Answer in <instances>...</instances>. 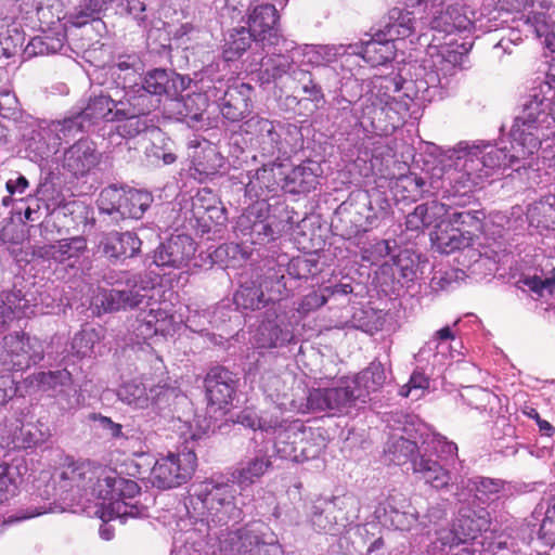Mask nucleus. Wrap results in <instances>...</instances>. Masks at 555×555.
<instances>
[{
    "mask_svg": "<svg viewBox=\"0 0 555 555\" xmlns=\"http://www.w3.org/2000/svg\"><path fill=\"white\" fill-rule=\"evenodd\" d=\"M512 150L490 143L462 141L446 151L442 158L443 181L452 196H466L480 188L492 169L531 166L525 163L555 138V76L537 80L529 90L521 113L509 132Z\"/></svg>",
    "mask_w": 555,
    "mask_h": 555,
    "instance_id": "f257e3e1",
    "label": "nucleus"
},
{
    "mask_svg": "<svg viewBox=\"0 0 555 555\" xmlns=\"http://www.w3.org/2000/svg\"><path fill=\"white\" fill-rule=\"evenodd\" d=\"M240 487L232 478L218 476L195 485L184 507L186 517L180 518L177 527L181 531L184 545L180 550L189 551V546H201L202 541L214 535L215 531L238 519L242 505L245 504Z\"/></svg>",
    "mask_w": 555,
    "mask_h": 555,
    "instance_id": "f03ea898",
    "label": "nucleus"
},
{
    "mask_svg": "<svg viewBox=\"0 0 555 555\" xmlns=\"http://www.w3.org/2000/svg\"><path fill=\"white\" fill-rule=\"evenodd\" d=\"M59 487L65 492L76 490L79 495L90 494L103 501V513L108 518L114 515L141 516L145 508L135 499L140 494L139 485L124 478L115 472H105L93 467L89 462L67 465L60 474Z\"/></svg>",
    "mask_w": 555,
    "mask_h": 555,
    "instance_id": "7ed1b4c3",
    "label": "nucleus"
},
{
    "mask_svg": "<svg viewBox=\"0 0 555 555\" xmlns=\"http://www.w3.org/2000/svg\"><path fill=\"white\" fill-rule=\"evenodd\" d=\"M470 48L469 43H459L455 38L440 42L434 36L429 43V57L420 66L415 79L410 82L414 86L415 99L422 102L441 100L452 78L463 69Z\"/></svg>",
    "mask_w": 555,
    "mask_h": 555,
    "instance_id": "20e7f679",
    "label": "nucleus"
},
{
    "mask_svg": "<svg viewBox=\"0 0 555 555\" xmlns=\"http://www.w3.org/2000/svg\"><path fill=\"white\" fill-rule=\"evenodd\" d=\"M193 547L206 555H284L278 535L261 520L250 521L233 531H215L202 541L201 546Z\"/></svg>",
    "mask_w": 555,
    "mask_h": 555,
    "instance_id": "39448f33",
    "label": "nucleus"
},
{
    "mask_svg": "<svg viewBox=\"0 0 555 555\" xmlns=\"http://www.w3.org/2000/svg\"><path fill=\"white\" fill-rule=\"evenodd\" d=\"M103 281L112 288L98 287L92 296L91 306L99 313L133 309L141 305L151 306L155 292L151 279L127 271H108Z\"/></svg>",
    "mask_w": 555,
    "mask_h": 555,
    "instance_id": "423d86ee",
    "label": "nucleus"
},
{
    "mask_svg": "<svg viewBox=\"0 0 555 555\" xmlns=\"http://www.w3.org/2000/svg\"><path fill=\"white\" fill-rule=\"evenodd\" d=\"M372 88L361 102V114L354 111V118L361 126L367 122L376 130H383L382 124L389 119L391 127L400 121L399 111L402 107L395 96L403 83L398 76H376L371 81Z\"/></svg>",
    "mask_w": 555,
    "mask_h": 555,
    "instance_id": "0eeeda50",
    "label": "nucleus"
},
{
    "mask_svg": "<svg viewBox=\"0 0 555 555\" xmlns=\"http://www.w3.org/2000/svg\"><path fill=\"white\" fill-rule=\"evenodd\" d=\"M243 130L254 137L264 157H288L302 144V134L296 125L270 120L259 115L248 118L243 125Z\"/></svg>",
    "mask_w": 555,
    "mask_h": 555,
    "instance_id": "6e6552de",
    "label": "nucleus"
},
{
    "mask_svg": "<svg viewBox=\"0 0 555 555\" xmlns=\"http://www.w3.org/2000/svg\"><path fill=\"white\" fill-rule=\"evenodd\" d=\"M197 456L192 449L184 447L169 451L157 457L151 469L150 479L158 489H172L186 483L195 473Z\"/></svg>",
    "mask_w": 555,
    "mask_h": 555,
    "instance_id": "1a4fd4ad",
    "label": "nucleus"
},
{
    "mask_svg": "<svg viewBox=\"0 0 555 555\" xmlns=\"http://www.w3.org/2000/svg\"><path fill=\"white\" fill-rule=\"evenodd\" d=\"M78 127L70 120L41 121L25 137V151L30 160L39 163L54 155L63 141L74 138Z\"/></svg>",
    "mask_w": 555,
    "mask_h": 555,
    "instance_id": "9d476101",
    "label": "nucleus"
},
{
    "mask_svg": "<svg viewBox=\"0 0 555 555\" xmlns=\"http://www.w3.org/2000/svg\"><path fill=\"white\" fill-rule=\"evenodd\" d=\"M153 203V195L144 190L107 186L98 199L101 212L121 219H140Z\"/></svg>",
    "mask_w": 555,
    "mask_h": 555,
    "instance_id": "9b49d317",
    "label": "nucleus"
},
{
    "mask_svg": "<svg viewBox=\"0 0 555 555\" xmlns=\"http://www.w3.org/2000/svg\"><path fill=\"white\" fill-rule=\"evenodd\" d=\"M491 516L487 508L462 507L451 530L440 532L442 545L450 547L485 538L490 531Z\"/></svg>",
    "mask_w": 555,
    "mask_h": 555,
    "instance_id": "f8f14e48",
    "label": "nucleus"
},
{
    "mask_svg": "<svg viewBox=\"0 0 555 555\" xmlns=\"http://www.w3.org/2000/svg\"><path fill=\"white\" fill-rule=\"evenodd\" d=\"M0 362L5 371H24L43 359V346L37 338L15 332L3 338Z\"/></svg>",
    "mask_w": 555,
    "mask_h": 555,
    "instance_id": "ddd939ff",
    "label": "nucleus"
},
{
    "mask_svg": "<svg viewBox=\"0 0 555 555\" xmlns=\"http://www.w3.org/2000/svg\"><path fill=\"white\" fill-rule=\"evenodd\" d=\"M311 267V261L305 258L293 259L287 268L281 262H268L266 272L258 276L266 294L267 304H274L288 297L289 289L286 283V273L295 274L297 279H306L309 274H312Z\"/></svg>",
    "mask_w": 555,
    "mask_h": 555,
    "instance_id": "4468645a",
    "label": "nucleus"
},
{
    "mask_svg": "<svg viewBox=\"0 0 555 555\" xmlns=\"http://www.w3.org/2000/svg\"><path fill=\"white\" fill-rule=\"evenodd\" d=\"M358 403L360 400L350 380H344L337 387L313 388L307 397V406L311 412H326L333 416L349 414Z\"/></svg>",
    "mask_w": 555,
    "mask_h": 555,
    "instance_id": "2eb2a0df",
    "label": "nucleus"
},
{
    "mask_svg": "<svg viewBox=\"0 0 555 555\" xmlns=\"http://www.w3.org/2000/svg\"><path fill=\"white\" fill-rule=\"evenodd\" d=\"M281 51L292 53L293 60H299V63L311 66L323 67L326 76L336 74V70L328 66L336 62L339 57L349 55L357 51L356 47L345 44H304L297 46L294 41H283Z\"/></svg>",
    "mask_w": 555,
    "mask_h": 555,
    "instance_id": "dca6fc26",
    "label": "nucleus"
},
{
    "mask_svg": "<svg viewBox=\"0 0 555 555\" xmlns=\"http://www.w3.org/2000/svg\"><path fill=\"white\" fill-rule=\"evenodd\" d=\"M428 2L433 16L421 17V20L428 23L430 30L434 31L433 37L437 36L440 42L447 37L472 29L473 22L461 12L459 7L448 5L442 10L440 9L443 5L442 0H428Z\"/></svg>",
    "mask_w": 555,
    "mask_h": 555,
    "instance_id": "f3484780",
    "label": "nucleus"
},
{
    "mask_svg": "<svg viewBox=\"0 0 555 555\" xmlns=\"http://www.w3.org/2000/svg\"><path fill=\"white\" fill-rule=\"evenodd\" d=\"M169 388L154 385L147 387L144 383L132 379L124 383L117 389V398L133 409L158 410L167 401Z\"/></svg>",
    "mask_w": 555,
    "mask_h": 555,
    "instance_id": "a211bd4d",
    "label": "nucleus"
},
{
    "mask_svg": "<svg viewBox=\"0 0 555 555\" xmlns=\"http://www.w3.org/2000/svg\"><path fill=\"white\" fill-rule=\"evenodd\" d=\"M294 337L293 328L285 317L275 311H267L266 319L258 325L251 343L257 349H276L291 344Z\"/></svg>",
    "mask_w": 555,
    "mask_h": 555,
    "instance_id": "6ab92c4d",
    "label": "nucleus"
},
{
    "mask_svg": "<svg viewBox=\"0 0 555 555\" xmlns=\"http://www.w3.org/2000/svg\"><path fill=\"white\" fill-rule=\"evenodd\" d=\"M279 15L275 7L270 3L255 5L248 14V28L255 35V41L267 46H283L284 38L278 28Z\"/></svg>",
    "mask_w": 555,
    "mask_h": 555,
    "instance_id": "aec40b11",
    "label": "nucleus"
},
{
    "mask_svg": "<svg viewBox=\"0 0 555 555\" xmlns=\"http://www.w3.org/2000/svg\"><path fill=\"white\" fill-rule=\"evenodd\" d=\"M117 106H119V101H114L108 95H94L89 99L81 111L65 117L64 120H70L78 127L73 131L75 138L78 133L87 131L100 121H115Z\"/></svg>",
    "mask_w": 555,
    "mask_h": 555,
    "instance_id": "412c9836",
    "label": "nucleus"
},
{
    "mask_svg": "<svg viewBox=\"0 0 555 555\" xmlns=\"http://www.w3.org/2000/svg\"><path fill=\"white\" fill-rule=\"evenodd\" d=\"M283 167L264 165L256 170L247 171L245 196L255 202L266 201L275 196L282 188Z\"/></svg>",
    "mask_w": 555,
    "mask_h": 555,
    "instance_id": "4be33fe9",
    "label": "nucleus"
},
{
    "mask_svg": "<svg viewBox=\"0 0 555 555\" xmlns=\"http://www.w3.org/2000/svg\"><path fill=\"white\" fill-rule=\"evenodd\" d=\"M195 251V242L191 236H171L155 250L154 263L162 268L183 269L189 266Z\"/></svg>",
    "mask_w": 555,
    "mask_h": 555,
    "instance_id": "5701e85b",
    "label": "nucleus"
},
{
    "mask_svg": "<svg viewBox=\"0 0 555 555\" xmlns=\"http://www.w3.org/2000/svg\"><path fill=\"white\" fill-rule=\"evenodd\" d=\"M129 331L138 343L155 335H169L175 331L173 315L163 308H151L149 311L140 312L134 320L130 321Z\"/></svg>",
    "mask_w": 555,
    "mask_h": 555,
    "instance_id": "b1692460",
    "label": "nucleus"
},
{
    "mask_svg": "<svg viewBox=\"0 0 555 555\" xmlns=\"http://www.w3.org/2000/svg\"><path fill=\"white\" fill-rule=\"evenodd\" d=\"M140 83L163 102L164 99L180 95L188 88L190 79L171 69L153 68L144 74Z\"/></svg>",
    "mask_w": 555,
    "mask_h": 555,
    "instance_id": "393cba45",
    "label": "nucleus"
},
{
    "mask_svg": "<svg viewBox=\"0 0 555 555\" xmlns=\"http://www.w3.org/2000/svg\"><path fill=\"white\" fill-rule=\"evenodd\" d=\"M236 383L235 375L228 369L223 366L210 369L204 379L208 403L218 409L229 405L234 398Z\"/></svg>",
    "mask_w": 555,
    "mask_h": 555,
    "instance_id": "a878e982",
    "label": "nucleus"
},
{
    "mask_svg": "<svg viewBox=\"0 0 555 555\" xmlns=\"http://www.w3.org/2000/svg\"><path fill=\"white\" fill-rule=\"evenodd\" d=\"M274 423L264 438L272 441L274 454L278 457L293 462V459H296L295 447L299 428H302V422L286 420L278 415Z\"/></svg>",
    "mask_w": 555,
    "mask_h": 555,
    "instance_id": "bb28decb",
    "label": "nucleus"
},
{
    "mask_svg": "<svg viewBox=\"0 0 555 555\" xmlns=\"http://www.w3.org/2000/svg\"><path fill=\"white\" fill-rule=\"evenodd\" d=\"M253 88L248 83H236L228 87L219 100L222 116L231 122H238L247 117L253 109Z\"/></svg>",
    "mask_w": 555,
    "mask_h": 555,
    "instance_id": "cd10ccee",
    "label": "nucleus"
},
{
    "mask_svg": "<svg viewBox=\"0 0 555 555\" xmlns=\"http://www.w3.org/2000/svg\"><path fill=\"white\" fill-rule=\"evenodd\" d=\"M141 238L133 232L112 231L101 235L98 251L111 260H125L140 253Z\"/></svg>",
    "mask_w": 555,
    "mask_h": 555,
    "instance_id": "c85d7f7f",
    "label": "nucleus"
},
{
    "mask_svg": "<svg viewBox=\"0 0 555 555\" xmlns=\"http://www.w3.org/2000/svg\"><path fill=\"white\" fill-rule=\"evenodd\" d=\"M40 390L55 397L66 408L74 406L77 393L73 384L72 374L66 370L39 372L34 375Z\"/></svg>",
    "mask_w": 555,
    "mask_h": 555,
    "instance_id": "c756f323",
    "label": "nucleus"
},
{
    "mask_svg": "<svg viewBox=\"0 0 555 555\" xmlns=\"http://www.w3.org/2000/svg\"><path fill=\"white\" fill-rule=\"evenodd\" d=\"M431 241L437 249L442 254H452L461 250L464 257H468L472 263H477L481 260L482 255L477 249L473 248V236L469 231H464L461 228L452 227L448 230H438L431 234Z\"/></svg>",
    "mask_w": 555,
    "mask_h": 555,
    "instance_id": "7c9ffc66",
    "label": "nucleus"
},
{
    "mask_svg": "<svg viewBox=\"0 0 555 555\" xmlns=\"http://www.w3.org/2000/svg\"><path fill=\"white\" fill-rule=\"evenodd\" d=\"M100 159L101 154L96 151L93 142L78 140L64 152L63 168L79 178L94 169Z\"/></svg>",
    "mask_w": 555,
    "mask_h": 555,
    "instance_id": "2f4dec72",
    "label": "nucleus"
},
{
    "mask_svg": "<svg viewBox=\"0 0 555 555\" xmlns=\"http://www.w3.org/2000/svg\"><path fill=\"white\" fill-rule=\"evenodd\" d=\"M529 9L522 16L528 31L538 38L544 37L546 47L555 52V26L546 11L551 8V0H526Z\"/></svg>",
    "mask_w": 555,
    "mask_h": 555,
    "instance_id": "473e14b6",
    "label": "nucleus"
},
{
    "mask_svg": "<svg viewBox=\"0 0 555 555\" xmlns=\"http://www.w3.org/2000/svg\"><path fill=\"white\" fill-rule=\"evenodd\" d=\"M386 521L402 531H409L418 526L420 514L412 503L401 493L388 495L384 503Z\"/></svg>",
    "mask_w": 555,
    "mask_h": 555,
    "instance_id": "72a5a7b5",
    "label": "nucleus"
},
{
    "mask_svg": "<svg viewBox=\"0 0 555 555\" xmlns=\"http://www.w3.org/2000/svg\"><path fill=\"white\" fill-rule=\"evenodd\" d=\"M449 212L448 205L431 201L417 205L405 218V230L415 234L431 227L439 228Z\"/></svg>",
    "mask_w": 555,
    "mask_h": 555,
    "instance_id": "f704fd0d",
    "label": "nucleus"
},
{
    "mask_svg": "<svg viewBox=\"0 0 555 555\" xmlns=\"http://www.w3.org/2000/svg\"><path fill=\"white\" fill-rule=\"evenodd\" d=\"M321 167L313 160H307L292 168L288 172L283 171L282 189L289 193H308L317 188L321 176Z\"/></svg>",
    "mask_w": 555,
    "mask_h": 555,
    "instance_id": "c9c22d12",
    "label": "nucleus"
},
{
    "mask_svg": "<svg viewBox=\"0 0 555 555\" xmlns=\"http://www.w3.org/2000/svg\"><path fill=\"white\" fill-rule=\"evenodd\" d=\"M356 47L354 53L349 55H359L371 66L384 65L395 57V44L378 29L371 36L370 40L361 42V44H348Z\"/></svg>",
    "mask_w": 555,
    "mask_h": 555,
    "instance_id": "e433bc0d",
    "label": "nucleus"
},
{
    "mask_svg": "<svg viewBox=\"0 0 555 555\" xmlns=\"http://www.w3.org/2000/svg\"><path fill=\"white\" fill-rule=\"evenodd\" d=\"M386 380L387 374L384 365L378 361H373L366 369L358 373L350 383L358 400L361 404H364L371 400V393L383 388Z\"/></svg>",
    "mask_w": 555,
    "mask_h": 555,
    "instance_id": "4c0bfd02",
    "label": "nucleus"
},
{
    "mask_svg": "<svg viewBox=\"0 0 555 555\" xmlns=\"http://www.w3.org/2000/svg\"><path fill=\"white\" fill-rule=\"evenodd\" d=\"M272 466L271 456L267 450L257 449L254 455L232 473V480L244 491L257 482Z\"/></svg>",
    "mask_w": 555,
    "mask_h": 555,
    "instance_id": "58836bf2",
    "label": "nucleus"
},
{
    "mask_svg": "<svg viewBox=\"0 0 555 555\" xmlns=\"http://www.w3.org/2000/svg\"><path fill=\"white\" fill-rule=\"evenodd\" d=\"M391 41L405 39L416 31V18L414 12L401 8H392L378 28Z\"/></svg>",
    "mask_w": 555,
    "mask_h": 555,
    "instance_id": "ea45409f",
    "label": "nucleus"
},
{
    "mask_svg": "<svg viewBox=\"0 0 555 555\" xmlns=\"http://www.w3.org/2000/svg\"><path fill=\"white\" fill-rule=\"evenodd\" d=\"M4 451L0 444V453ZM27 472L24 457L16 456L10 462L0 463V504L16 495L23 476Z\"/></svg>",
    "mask_w": 555,
    "mask_h": 555,
    "instance_id": "a19ab883",
    "label": "nucleus"
},
{
    "mask_svg": "<svg viewBox=\"0 0 555 555\" xmlns=\"http://www.w3.org/2000/svg\"><path fill=\"white\" fill-rule=\"evenodd\" d=\"M66 30L62 24L43 31L42 35L34 37L25 48L28 56L50 55L66 52Z\"/></svg>",
    "mask_w": 555,
    "mask_h": 555,
    "instance_id": "79ce46f5",
    "label": "nucleus"
},
{
    "mask_svg": "<svg viewBox=\"0 0 555 555\" xmlns=\"http://www.w3.org/2000/svg\"><path fill=\"white\" fill-rule=\"evenodd\" d=\"M86 248V240L82 236H75L44 245L38 249L37 254L43 259L65 263L78 259Z\"/></svg>",
    "mask_w": 555,
    "mask_h": 555,
    "instance_id": "37998d69",
    "label": "nucleus"
},
{
    "mask_svg": "<svg viewBox=\"0 0 555 555\" xmlns=\"http://www.w3.org/2000/svg\"><path fill=\"white\" fill-rule=\"evenodd\" d=\"M162 103L158 98L138 82H134L133 86H129V88L125 90L124 98L119 100V106L128 109L127 114H139L142 116H146L156 111Z\"/></svg>",
    "mask_w": 555,
    "mask_h": 555,
    "instance_id": "c03bdc74",
    "label": "nucleus"
},
{
    "mask_svg": "<svg viewBox=\"0 0 555 555\" xmlns=\"http://www.w3.org/2000/svg\"><path fill=\"white\" fill-rule=\"evenodd\" d=\"M169 111L177 119L189 125L198 122L207 107V99L202 93H192L186 96L170 98Z\"/></svg>",
    "mask_w": 555,
    "mask_h": 555,
    "instance_id": "a18cd8bd",
    "label": "nucleus"
},
{
    "mask_svg": "<svg viewBox=\"0 0 555 555\" xmlns=\"http://www.w3.org/2000/svg\"><path fill=\"white\" fill-rule=\"evenodd\" d=\"M382 273H390L396 279L392 286V292H396V284L403 287L418 279L422 273L420 269V257L411 255L408 251L400 253L391 266L383 267Z\"/></svg>",
    "mask_w": 555,
    "mask_h": 555,
    "instance_id": "49530a36",
    "label": "nucleus"
},
{
    "mask_svg": "<svg viewBox=\"0 0 555 555\" xmlns=\"http://www.w3.org/2000/svg\"><path fill=\"white\" fill-rule=\"evenodd\" d=\"M423 451L418 459L413 460V473L435 489H442L449 486L451 475L439 462L426 456Z\"/></svg>",
    "mask_w": 555,
    "mask_h": 555,
    "instance_id": "de8ad7c7",
    "label": "nucleus"
},
{
    "mask_svg": "<svg viewBox=\"0 0 555 555\" xmlns=\"http://www.w3.org/2000/svg\"><path fill=\"white\" fill-rule=\"evenodd\" d=\"M324 448L325 439L321 431L302 424V428H299V435H297L296 459H293V462L301 463L315 459Z\"/></svg>",
    "mask_w": 555,
    "mask_h": 555,
    "instance_id": "09e8293b",
    "label": "nucleus"
},
{
    "mask_svg": "<svg viewBox=\"0 0 555 555\" xmlns=\"http://www.w3.org/2000/svg\"><path fill=\"white\" fill-rule=\"evenodd\" d=\"M271 47L273 48L272 56L261 63L260 79L266 83L280 79L292 70L295 63H299V60L292 59L291 52L281 51L282 44Z\"/></svg>",
    "mask_w": 555,
    "mask_h": 555,
    "instance_id": "8fccbe9b",
    "label": "nucleus"
},
{
    "mask_svg": "<svg viewBox=\"0 0 555 555\" xmlns=\"http://www.w3.org/2000/svg\"><path fill=\"white\" fill-rule=\"evenodd\" d=\"M462 485L477 501L489 504L500 498L505 482L502 479L476 476L466 481L462 480Z\"/></svg>",
    "mask_w": 555,
    "mask_h": 555,
    "instance_id": "3c124183",
    "label": "nucleus"
},
{
    "mask_svg": "<svg viewBox=\"0 0 555 555\" xmlns=\"http://www.w3.org/2000/svg\"><path fill=\"white\" fill-rule=\"evenodd\" d=\"M234 302L244 310L264 308L268 304L259 279L242 282L240 288L234 294Z\"/></svg>",
    "mask_w": 555,
    "mask_h": 555,
    "instance_id": "603ef678",
    "label": "nucleus"
},
{
    "mask_svg": "<svg viewBox=\"0 0 555 555\" xmlns=\"http://www.w3.org/2000/svg\"><path fill=\"white\" fill-rule=\"evenodd\" d=\"M255 41V35L244 26L233 28L224 40L223 57L227 62L240 59Z\"/></svg>",
    "mask_w": 555,
    "mask_h": 555,
    "instance_id": "864d4df0",
    "label": "nucleus"
},
{
    "mask_svg": "<svg viewBox=\"0 0 555 555\" xmlns=\"http://www.w3.org/2000/svg\"><path fill=\"white\" fill-rule=\"evenodd\" d=\"M335 514L336 508L330 502L314 504L311 507L308 521L315 532L334 534L338 531L337 516Z\"/></svg>",
    "mask_w": 555,
    "mask_h": 555,
    "instance_id": "5fc2aeb1",
    "label": "nucleus"
},
{
    "mask_svg": "<svg viewBox=\"0 0 555 555\" xmlns=\"http://www.w3.org/2000/svg\"><path fill=\"white\" fill-rule=\"evenodd\" d=\"M141 70V61L135 54L119 55L111 67L112 75L116 77V79L121 80L119 83L124 90L137 82L135 77L140 75Z\"/></svg>",
    "mask_w": 555,
    "mask_h": 555,
    "instance_id": "6e6d98bb",
    "label": "nucleus"
},
{
    "mask_svg": "<svg viewBox=\"0 0 555 555\" xmlns=\"http://www.w3.org/2000/svg\"><path fill=\"white\" fill-rule=\"evenodd\" d=\"M145 156L156 167L171 165L177 160L173 142L160 133L145 149Z\"/></svg>",
    "mask_w": 555,
    "mask_h": 555,
    "instance_id": "4d7b16f0",
    "label": "nucleus"
},
{
    "mask_svg": "<svg viewBox=\"0 0 555 555\" xmlns=\"http://www.w3.org/2000/svg\"><path fill=\"white\" fill-rule=\"evenodd\" d=\"M387 452L392 463L402 465L409 461L413 464V460L420 457V454L423 453V449L422 446L417 447L415 441L401 436L392 437L388 442Z\"/></svg>",
    "mask_w": 555,
    "mask_h": 555,
    "instance_id": "13d9d810",
    "label": "nucleus"
},
{
    "mask_svg": "<svg viewBox=\"0 0 555 555\" xmlns=\"http://www.w3.org/2000/svg\"><path fill=\"white\" fill-rule=\"evenodd\" d=\"M28 300L21 296V291L0 294V327L9 321L26 314Z\"/></svg>",
    "mask_w": 555,
    "mask_h": 555,
    "instance_id": "bf43d9fd",
    "label": "nucleus"
},
{
    "mask_svg": "<svg viewBox=\"0 0 555 555\" xmlns=\"http://www.w3.org/2000/svg\"><path fill=\"white\" fill-rule=\"evenodd\" d=\"M422 449L425 453H435L443 460H452L457 457V446L453 441H449L444 436L427 431L422 434Z\"/></svg>",
    "mask_w": 555,
    "mask_h": 555,
    "instance_id": "052dcab7",
    "label": "nucleus"
},
{
    "mask_svg": "<svg viewBox=\"0 0 555 555\" xmlns=\"http://www.w3.org/2000/svg\"><path fill=\"white\" fill-rule=\"evenodd\" d=\"M257 222L254 224L248 232H246L247 242L251 244H263L275 237V234L280 232V222L276 218L270 215V208L266 209V212Z\"/></svg>",
    "mask_w": 555,
    "mask_h": 555,
    "instance_id": "680f3d73",
    "label": "nucleus"
},
{
    "mask_svg": "<svg viewBox=\"0 0 555 555\" xmlns=\"http://www.w3.org/2000/svg\"><path fill=\"white\" fill-rule=\"evenodd\" d=\"M449 212L446 215L444 220L455 228H461L464 231H469L473 236L474 232L480 231L482 228L483 212L480 210H457L448 205Z\"/></svg>",
    "mask_w": 555,
    "mask_h": 555,
    "instance_id": "e2e57ef3",
    "label": "nucleus"
},
{
    "mask_svg": "<svg viewBox=\"0 0 555 555\" xmlns=\"http://www.w3.org/2000/svg\"><path fill=\"white\" fill-rule=\"evenodd\" d=\"M460 398L465 404L479 412L492 410L498 400L493 392L479 386L465 387Z\"/></svg>",
    "mask_w": 555,
    "mask_h": 555,
    "instance_id": "0e129e2a",
    "label": "nucleus"
},
{
    "mask_svg": "<svg viewBox=\"0 0 555 555\" xmlns=\"http://www.w3.org/2000/svg\"><path fill=\"white\" fill-rule=\"evenodd\" d=\"M128 109L117 106L115 112L116 120L121 121L116 128L118 134L122 138H133L149 128L147 120L139 114H126Z\"/></svg>",
    "mask_w": 555,
    "mask_h": 555,
    "instance_id": "69168bd1",
    "label": "nucleus"
},
{
    "mask_svg": "<svg viewBox=\"0 0 555 555\" xmlns=\"http://www.w3.org/2000/svg\"><path fill=\"white\" fill-rule=\"evenodd\" d=\"M278 414H271L268 412H262L258 414L255 410L244 409L236 416V423L243 425L246 428H250L253 430H260L263 437L271 430L272 425L275 424Z\"/></svg>",
    "mask_w": 555,
    "mask_h": 555,
    "instance_id": "338daca9",
    "label": "nucleus"
},
{
    "mask_svg": "<svg viewBox=\"0 0 555 555\" xmlns=\"http://www.w3.org/2000/svg\"><path fill=\"white\" fill-rule=\"evenodd\" d=\"M49 436L48 428H43L42 424H26L14 436L13 443L15 448L28 449L43 443Z\"/></svg>",
    "mask_w": 555,
    "mask_h": 555,
    "instance_id": "774afa93",
    "label": "nucleus"
}]
</instances>
